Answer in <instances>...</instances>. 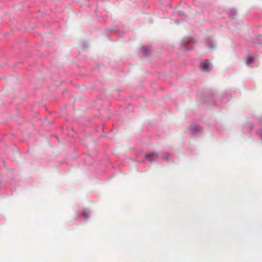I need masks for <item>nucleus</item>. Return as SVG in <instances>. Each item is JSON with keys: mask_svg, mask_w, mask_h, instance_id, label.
Instances as JSON below:
<instances>
[{"mask_svg": "<svg viewBox=\"0 0 262 262\" xmlns=\"http://www.w3.org/2000/svg\"><path fill=\"white\" fill-rule=\"evenodd\" d=\"M200 66L202 70L206 71H209L211 69L210 62L208 59L206 60L204 62L201 63Z\"/></svg>", "mask_w": 262, "mask_h": 262, "instance_id": "obj_1", "label": "nucleus"}, {"mask_svg": "<svg viewBox=\"0 0 262 262\" xmlns=\"http://www.w3.org/2000/svg\"><path fill=\"white\" fill-rule=\"evenodd\" d=\"M157 156L158 155L156 153H151L146 155L145 158L150 162H152L157 159Z\"/></svg>", "mask_w": 262, "mask_h": 262, "instance_id": "obj_2", "label": "nucleus"}, {"mask_svg": "<svg viewBox=\"0 0 262 262\" xmlns=\"http://www.w3.org/2000/svg\"><path fill=\"white\" fill-rule=\"evenodd\" d=\"M82 215L85 217V218H88V215H87V214L86 213L85 210H84L82 212Z\"/></svg>", "mask_w": 262, "mask_h": 262, "instance_id": "obj_4", "label": "nucleus"}, {"mask_svg": "<svg viewBox=\"0 0 262 262\" xmlns=\"http://www.w3.org/2000/svg\"><path fill=\"white\" fill-rule=\"evenodd\" d=\"M253 58L251 56H249L247 59L246 64L249 65L253 61Z\"/></svg>", "mask_w": 262, "mask_h": 262, "instance_id": "obj_3", "label": "nucleus"}]
</instances>
